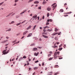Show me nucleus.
<instances>
[{"label":"nucleus","mask_w":75,"mask_h":75,"mask_svg":"<svg viewBox=\"0 0 75 75\" xmlns=\"http://www.w3.org/2000/svg\"><path fill=\"white\" fill-rule=\"evenodd\" d=\"M7 50L6 49L5 50H4L3 51V54H2V55H3V54H7L8 53V52H9V50H7V52H6V51H7Z\"/></svg>","instance_id":"1"},{"label":"nucleus","mask_w":75,"mask_h":75,"mask_svg":"<svg viewBox=\"0 0 75 75\" xmlns=\"http://www.w3.org/2000/svg\"><path fill=\"white\" fill-rule=\"evenodd\" d=\"M57 53H55L54 54V56L55 59H56L57 58Z\"/></svg>","instance_id":"2"},{"label":"nucleus","mask_w":75,"mask_h":75,"mask_svg":"<svg viewBox=\"0 0 75 75\" xmlns=\"http://www.w3.org/2000/svg\"><path fill=\"white\" fill-rule=\"evenodd\" d=\"M26 11H27V10H24L22 13H20V15H21V14H24V13H25V12H26Z\"/></svg>","instance_id":"3"},{"label":"nucleus","mask_w":75,"mask_h":75,"mask_svg":"<svg viewBox=\"0 0 75 75\" xmlns=\"http://www.w3.org/2000/svg\"><path fill=\"white\" fill-rule=\"evenodd\" d=\"M28 33V30H26V31H25L23 33V35H25L27 33Z\"/></svg>","instance_id":"4"},{"label":"nucleus","mask_w":75,"mask_h":75,"mask_svg":"<svg viewBox=\"0 0 75 75\" xmlns=\"http://www.w3.org/2000/svg\"><path fill=\"white\" fill-rule=\"evenodd\" d=\"M58 34V33H54L52 34V35L53 36H54V35H57V34Z\"/></svg>","instance_id":"5"},{"label":"nucleus","mask_w":75,"mask_h":75,"mask_svg":"<svg viewBox=\"0 0 75 75\" xmlns=\"http://www.w3.org/2000/svg\"><path fill=\"white\" fill-rule=\"evenodd\" d=\"M37 15H34V16H33V18H34V19L35 18H36V19H37Z\"/></svg>","instance_id":"6"},{"label":"nucleus","mask_w":75,"mask_h":75,"mask_svg":"<svg viewBox=\"0 0 75 75\" xmlns=\"http://www.w3.org/2000/svg\"><path fill=\"white\" fill-rule=\"evenodd\" d=\"M51 8L50 7H48L47 8V11H50L51 10Z\"/></svg>","instance_id":"7"},{"label":"nucleus","mask_w":75,"mask_h":75,"mask_svg":"<svg viewBox=\"0 0 75 75\" xmlns=\"http://www.w3.org/2000/svg\"><path fill=\"white\" fill-rule=\"evenodd\" d=\"M37 48H34L32 50L33 51H37Z\"/></svg>","instance_id":"8"},{"label":"nucleus","mask_w":75,"mask_h":75,"mask_svg":"<svg viewBox=\"0 0 75 75\" xmlns=\"http://www.w3.org/2000/svg\"><path fill=\"white\" fill-rule=\"evenodd\" d=\"M32 35V33H30L27 36V37H31Z\"/></svg>","instance_id":"9"},{"label":"nucleus","mask_w":75,"mask_h":75,"mask_svg":"<svg viewBox=\"0 0 75 75\" xmlns=\"http://www.w3.org/2000/svg\"><path fill=\"white\" fill-rule=\"evenodd\" d=\"M31 25L29 26L27 28L26 30H28L29 29H30V28H31Z\"/></svg>","instance_id":"10"},{"label":"nucleus","mask_w":75,"mask_h":75,"mask_svg":"<svg viewBox=\"0 0 75 75\" xmlns=\"http://www.w3.org/2000/svg\"><path fill=\"white\" fill-rule=\"evenodd\" d=\"M42 36L44 37V38H48V36H46L44 35H42Z\"/></svg>","instance_id":"11"},{"label":"nucleus","mask_w":75,"mask_h":75,"mask_svg":"<svg viewBox=\"0 0 75 75\" xmlns=\"http://www.w3.org/2000/svg\"><path fill=\"white\" fill-rule=\"evenodd\" d=\"M7 41H8V40H6V41H4L3 42H1V43H5L6 42H7Z\"/></svg>","instance_id":"12"},{"label":"nucleus","mask_w":75,"mask_h":75,"mask_svg":"<svg viewBox=\"0 0 75 75\" xmlns=\"http://www.w3.org/2000/svg\"><path fill=\"white\" fill-rule=\"evenodd\" d=\"M72 13V12H68L67 13H64V14H71V13Z\"/></svg>","instance_id":"13"},{"label":"nucleus","mask_w":75,"mask_h":75,"mask_svg":"<svg viewBox=\"0 0 75 75\" xmlns=\"http://www.w3.org/2000/svg\"><path fill=\"white\" fill-rule=\"evenodd\" d=\"M53 72L52 71L50 72L48 74V75H52V74Z\"/></svg>","instance_id":"14"},{"label":"nucleus","mask_w":75,"mask_h":75,"mask_svg":"<svg viewBox=\"0 0 75 75\" xmlns=\"http://www.w3.org/2000/svg\"><path fill=\"white\" fill-rule=\"evenodd\" d=\"M34 4H38V3H39V2L38 1H35L34 2Z\"/></svg>","instance_id":"15"},{"label":"nucleus","mask_w":75,"mask_h":75,"mask_svg":"<svg viewBox=\"0 0 75 75\" xmlns=\"http://www.w3.org/2000/svg\"><path fill=\"white\" fill-rule=\"evenodd\" d=\"M52 48H57L58 47V46H52Z\"/></svg>","instance_id":"16"},{"label":"nucleus","mask_w":75,"mask_h":75,"mask_svg":"<svg viewBox=\"0 0 75 75\" xmlns=\"http://www.w3.org/2000/svg\"><path fill=\"white\" fill-rule=\"evenodd\" d=\"M64 12V10H63V9H61L59 11V12H60V13L62 12Z\"/></svg>","instance_id":"17"},{"label":"nucleus","mask_w":75,"mask_h":75,"mask_svg":"<svg viewBox=\"0 0 75 75\" xmlns=\"http://www.w3.org/2000/svg\"><path fill=\"white\" fill-rule=\"evenodd\" d=\"M35 44L34 43H33V44H31L30 45V46H31V47H33V46H35Z\"/></svg>","instance_id":"18"},{"label":"nucleus","mask_w":75,"mask_h":75,"mask_svg":"<svg viewBox=\"0 0 75 75\" xmlns=\"http://www.w3.org/2000/svg\"><path fill=\"white\" fill-rule=\"evenodd\" d=\"M38 67H34V70H37V69H38Z\"/></svg>","instance_id":"19"},{"label":"nucleus","mask_w":75,"mask_h":75,"mask_svg":"<svg viewBox=\"0 0 75 75\" xmlns=\"http://www.w3.org/2000/svg\"><path fill=\"white\" fill-rule=\"evenodd\" d=\"M59 66L58 65H56L54 66V68H58Z\"/></svg>","instance_id":"20"},{"label":"nucleus","mask_w":75,"mask_h":75,"mask_svg":"<svg viewBox=\"0 0 75 75\" xmlns=\"http://www.w3.org/2000/svg\"><path fill=\"white\" fill-rule=\"evenodd\" d=\"M54 39L55 40H58V37H55L54 38Z\"/></svg>","instance_id":"21"},{"label":"nucleus","mask_w":75,"mask_h":75,"mask_svg":"<svg viewBox=\"0 0 75 75\" xmlns=\"http://www.w3.org/2000/svg\"><path fill=\"white\" fill-rule=\"evenodd\" d=\"M52 8H53V11H54V10L55 9V6H54Z\"/></svg>","instance_id":"22"},{"label":"nucleus","mask_w":75,"mask_h":75,"mask_svg":"<svg viewBox=\"0 0 75 75\" xmlns=\"http://www.w3.org/2000/svg\"><path fill=\"white\" fill-rule=\"evenodd\" d=\"M46 3H47V2L46 1L43 2L42 4L43 5L45 4Z\"/></svg>","instance_id":"23"},{"label":"nucleus","mask_w":75,"mask_h":75,"mask_svg":"<svg viewBox=\"0 0 75 75\" xmlns=\"http://www.w3.org/2000/svg\"><path fill=\"white\" fill-rule=\"evenodd\" d=\"M49 16H50V13H47V17H48Z\"/></svg>","instance_id":"24"},{"label":"nucleus","mask_w":75,"mask_h":75,"mask_svg":"<svg viewBox=\"0 0 75 75\" xmlns=\"http://www.w3.org/2000/svg\"><path fill=\"white\" fill-rule=\"evenodd\" d=\"M47 31H49V32H50V31H52V30L48 29L47 30Z\"/></svg>","instance_id":"25"},{"label":"nucleus","mask_w":75,"mask_h":75,"mask_svg":"<svg viewBox=\"0 0 75 75\" xmlns=\"http://www.w3.org/2000/svg\"><path fill=\"white\" fill-rule=\"evenodd\" d=\"M36 25H35L34 26V27L33 28V30H35V27H36Z\"/></svg>","instance_id":"26"},{"label":"nucleus","mask_w":75,"mask_h":75,"mask_svg":"<svg viewBox=\"0 0 75 75\" xmlns=\"http://www.w3.org/2000/svg\"><path fill=\"white\" fill-rule=\"evenodd\" d=\"M33 1V0H30L28 2V3H31V1Z\"/></svg>","instance_id":"27"},{"label":"nucleus","mask_w":75,"mask_h":75,"mask_svg":"<svg viewBox=\"0 0 75 75\" xmlns=\"http://www.w3.org/2000/svg\"><path fill=\"white\" fill-rule=\"evenodd\" d=\"M21 24V23H20L18 24H16V25H17V26H18V25H20Z\"/></svg>","instance_id":"28"},{"label":"nucleus","mask_w":75,"mask_h":75,"mask_svg":"<svg viewBox=\"0 0 75 75\" xmlns=\"http://www.w3.org/2000/svg\"><path fill=\"white\" fill-rule=\"evenodd\" d=\"M53 59V57H51L49 59V60L50 61V60H51V59Z\"/></svg>","instance_id":"29"},{"label":"nucleus","mask_w":75,"mask_h":75,"mask_svg":"<svg viewBox=\"0 0 75 75\" xmlns=\"http://www.w3.org/2000/svg\"><path fill=\"white\" fill-rule=\"evenodd\" d=\"M11 29L10 28L8 30H7L6 31H11Z\"/></svg>","instance_id":"30"},{"label":"nucleus","mask_w":75,"mask_h":75,"mask_svg":"<svg viewBox=\"0 0 75 75\" xmlns=\"http://www.w3.org/2000/svg\"><path fill=\"white\" fill-rule=\"evenodd\" d=\"M59 51H61L62 50V48H61L59 49Z\"/></svg>","instance_id":"31"},{"label":"nucleus","mask_w":75,"mask_h":75,"mask_svg":"<svg viewBox=\"0 0 75 75\" xmlns=\"http://www.w3.org/2000/svg\"><path fill=\"white\" fill-rule=\"evenodd\" d=\"M58 31V29H57V28H55V32H57V31Z\"/></svg>","instance_id":"32"},{"label":"nucleus","mask_w":75,"mask_h":75,"mask_svg":"<svg viewBox=\"0 0 75 75\" xmlns=\"http://www.w3.org/2000/svg\"><path fill=\"white\" fill-rule=\"evenodd\" d=\"M3 3H4V2H3L0 3V6H1V5H2L3 4Z\"/></svg>","instance_id":"33"},{"label":"nucleus","mask_w":75,"mask_h":75,"mask_svg":"<svg viewBox=\"0 0 75 75\" xmlns=\"http://www.w3.org/2000/svg\"><path fill=\"white\" fill-rule=\"evenodd\" d=\"M57 74H58V72H56V73H55L54 74V75H57Z\"/></svg>","instance_id":"34"},{"label":"nucleus","mask_w":75,"mask_h":75,"mask_svg":"<svg viewBox=\"0 0 75 75\" xmlns=\"http://www.w3.org/2000/svg\"><path fill=\"white\" fill-rule=\"evenodd\" d=\"M18 1V0H15V3H16V2Z\"/></svg>","instance_id":"35"},{"label":"nucleus","mask_w":75,"mask_h":75,"mask_svg":"<svg viewBox=\"0 0 75 75\" xmlns=\"http://www.w3.org/2000/svg\"><path fill=\"white\" fill-rule=\"evenodd\" d=\"M49 24H50V23L48 22H47L46 24V25H49Z\"/></svg>","instance_id":"36"},{"label":"nucleus","mask_w":75,"mask_h":75,"mask_svg":"<svg viewBox=\"0 0 75 75\" xmlns=\"http://www.w3.org/2000/svg\"><path fill=\"white\" fill-rule=\"evenodd\" d=\"M15 23V22L14 21H12L11 23V24H14V23Z\"/></svg>","instance_id":"37"},{"label":"nucleus","mask_w":75,"mask_h":75,"mask_svg":"<svg viewBox=\"0 0 75 75\" xmlns=\"http://www.w3.org/2000/svg\"><path fill=\"white\" fill-rule=\"evenodd\" d=\"M25 21H26V20L24 21H23L22 22L21 24H23V23H25Z\"/></svg>","instance_id":"38"},{"label":"nucleus","mask_w":75,"mask_h":75,"mask_svg":"<svg viewBox=\"0 0 75 75\" xmlns=\"http://www.w3.org/2000/svg\"><path fill=\"white\" fill-rule=\"evenodd\" d=\"M11 15L10 13H9V14H8L6 16V17H8V16H10Z\"/></svg>","instance_id":"39"},{"label":"nucleus","mask_w":75,"mask_h":75,"mask_svg":"<svg viewBox=\"0 0 75 75\" xmlns=\"http://www.w3.org/2000/svg\"><path fill=\"white\" fill-rule=\"evenodd\" d=\"M56 53H57V54H58V55H59V52H55Z\"/></svg>","instance_id":"40"},{"label":"nucleus","mask_w":75,"mask_h":75,"mask_svg":"<svg viewBox=\"0 0 75 75\" xmlns=\"http://www.w3.org/2000/svg\"><path fill=\"white\" fill-rule=\"evenodd\" d=\"M39 62V61L38 60H37L35 62V63H37V62Z\"/></svg>","instance_id":"41"},{"label":"nucleus","mask_w":75,"mask_h":75,"mask_svg":"<svg viewBox=\"0 0 75 75\" xmlns=\"http://www.w3.org/2000/svg\"><path fill=\"white\" fill-rule=\"evenodd\" d=\"M37 54L36 55V56H37L39 54V52H38L37 53H36Z\"/></svg>","instance_id":"42"},{"label":"nucleus","mask_w":75,"mask_h":75,"mask_svg":"<svg viewBox=\"0 0 75 75\" xmlns=\"http://www.w3.org/2000/svg\"><path fill=\"white\" fill-rule=\"evenodd\" d=\"M38 9H40V10H41V6L40 7H39L38 8Z\"/></svg>","instance_id":"43"},{"label":"nucleus","mask_w":75,"mask_h":75,"mask_svg":"<svg viewBox=\"0 0 75 75\" xmlns=\"http://www.w3.org/2000/svg\"><path fill=\"white\" fill-rule=\"evenodd\" d=\"M23 58L24 59L26 58V56H24L23 57Z\"/></svg>","instance_id":"44"},{"label":"nucleus","mask_w":75,"mask_h":75,"mask_svg":"<svg viewBox=\"0 0 75 75\" xmlns=\"http://www.w3.org/2000/svg\"><path fill=\"white\" fill-rule=\"evenodd\" d=\"M16 42V40H14L13 42V43H14V42Z\"/></svg>","instance_id":"45"},{"label":"nucleus","mask_w":75,"mask_h":75,"mask_svg":"<svg viewBox=\"0 0 75 75\" xmlns=\"http://www.w3.org/2000/svg\"><path fill=\"white\" fill-rule=\"evenodd\" d=\"M62 45L61 44L60 45H59V48H60L62 47Z\"/></svg>","instance_id":"46"},{"label":"nucleus","mask_w":75,"mask_h":75,"mask_svg":"<svg viewBox=\"0 0 75 75\" xmlns=\"http://www.w3.org/2000/svg\"><path fill=\"white\" fill-rule=\"evenodd\" d=\"M37 48H39V49H40V48H41V47H37Z\"/></svg>","instance_id":"47"},{"label":"nucleus","mask_w":75,"mask_h":75,"mask_svg":"<svg viewBox=\"0 0 75 75\" xmlns=\"http://www.w3.org/2000/svg\"><path fill=\"white\" fill-rule=\"evenodd\" d=\"M47 26H46L45 27H44L43 28H44L45 29V28H47Z\"/></svg>","instance_id":"48"},{"label":"nucleus","mask_w":75,"mask_h":75,"mask_svg":"<svg viewBox=\"0 0 75 75\" xmlns=\"http://www.w3.org/2000/svg\"><path fill=\"white\" fill-rule=\"evenodd\" d=\"M43 31L44 32V33H45L46 31V30H45V29H44L43 30Z\"/></svg>","instance_id":"49"},{"label":"nucleus","mask_w":75,"mask_h":75,"mask_svg":"<svg viewBox=\"0 0 75 75\" xmlns=\"http://www.w3.org/2000/svg\"><path fill=\"white\" fill-rule=\"evenodd\" d=\"M67 3H65L64 5V6H67Z\"/></svg>","instance_id":"50"},{"label":"nucleus","mask_w":75,"mask_h":75,"mask_svg":"<svg viewBox=\"0 0 75 75\" xmlns=\"http://www.w3.org/2000/svg\"><path fill=\"white\" fill-rule=\"evenodd\" d=\"M51 55L50 54H49L48 55V57H50V56H51Z\"/></svg>","instance_id":"51"},{"label":"nucleus","mask_w":75,"mask_h":75,"mask_svg":"<svg viewBox=\"0 0 75 75\" xmlns=\"http://www.w3.org/2000/svg\"><path fill=\"white\" fill-rule=\"evenodd\" d=\"M66 47V45H64V48H65Z\"/></svg>","instance_id":"52"},{"label":"nucleus","mask_w":75,"mask_h":75,"mask_svg":"<svg viewBox=\"0 0 75 75\" xmlns=\"http://www.w3.org/2000/svg\"><path fill=\"white\" fill-rule=\"evenodd\" d=\"M63 58L62 57H61V58H59V59H62Z\"/></svg>","instance_id":"53"},{"label":"nucleus","mask_w":75,"mask_h":75,"mask_svg":"<svg viewBox=\"0 0 75 75\" xmlns=\"http://www.w3.org/2000/svg\"><path fill=\"white\" fill-rule=\"evenodd\" d=\"M52 52H51V51H50V52H49V53H50V54H52Z\"/></svg>","instance_id":"54"},{"label":"nucleus","mask_w":75,"mask_h":75,"mask_svg":"<svg viewBox=\"0 0 75 75\" xmlns=\"http://www.w3.org/2000/svg\"><path fill=\"white\" fill-rule=\"evenodd\" d=\"M47 33L45 32V35H47Z\"/></svg>","instance_id":"55"},{"label":"nucleus","mask_w":75,"mask_h":75,"mask_svg":"<svg viewBox=\"0 0 75 75\" xmlns=\"http://www.w3.org/2000/svg\"><path fill=\"white\" fill-rule=\"evenodd\" d=\"M24 38V36L22 37L21 38V39H23V38Z\"/></svg>","instance_id":"56"},{"label":"nucleus","mask_w":75,"mask_h":75,"mask_svg":"<svg viewBox=\"0 0 75 75\" xmlns=\"http://www.w3.org/2000/svg\"><path fill=\"white\" fill-rule=\"evenodd\" d=\"M49 20L50 22H52V19H49Z\"/></svg>","instance_id":"57"},{"label":"nucleus","mask_w":75,"mask_h":75,"mask_svg":"<svg viewBox=\"0 0 75 75\" xmlns=\"http://www.w3.org/2000/svg\"><path fill=\"white\" fill-rule=\"evenodd\" d=\"M39 41H41V40H42L41 38H40L39 39Z\"/></svg>","instance_id":"58"},{"label":"nucleus","mask_w":75,"mask_h":75,"mask_svg":"<svg viewBox=\"0 0 75 75\" xmlns=\"http://www.w3.org/2000/svg\"><path fill=\"white\" fill-rule=\"evenodd\" d=\"M42 27H40V30H42Z\"/></svg>","instance_id":"59"},{"label":"nucleus","mask_w":75,"mask_h":75,"mask_svg":"<svg viewBox=\"0 0 75 75\" xmlns=\"http://www.w3.org/2000/svg\"><path fill=\"white\" fill-rule=\"evenodd\" d=\"M42 35L45 34V32H43V33H42Z\"/></svg>","instance_id":"60"},{"label":"nucleus","mask_w":75,"mask_h":75,"mask_svg":"<svg viewBox=\"0 0 75 75\" xmlns=\"http://www.w3.org/2000/svg\"><path fill=\"white\" fill-rule=\"evenodd\" d=\"M36 55H37V53H34V55H35V56L36 55Z\"/></svg>","instance_id":"61"},{"label":"nucleus","mask_w":75,"mask_h":75,"mask_svg":"<svg viewBox=\"0 0 75 75\" xmlns=\"http://www.w3.org/2000/svg\"><path fill=\"white\" fill-rule=\"evenodd\" d=\"M42 19H44V16H43L42 18Z\"/></svg>","instance_id":"62"},{"label":"nucleus","mask_w":75,"mask_h":75,"mask_svg":"<svg viewBox=\"0 0 75 75\" xmlns=\"http://www.w3.org/2000/svg\"><path fill=\"white\" fill-rule=\"evenodd\" d=\"M35 72H34L33 73V75H35Z\"/></svg>","instance_id":"63"},{"label":"nucleus","mask_w":75,"mask_h":75,"mask_svg":"<svg viewBox=\"0 0 75 75\" xmlns=\"http://www.w3.org/2000/svg\"><path fill=\"white\" fill-rule=\"evenodd\" d=\"M6 38H7V39H8V38H8V36H7L6 37Z\"/></svg>","instance_id":"64"}]
</instances>
